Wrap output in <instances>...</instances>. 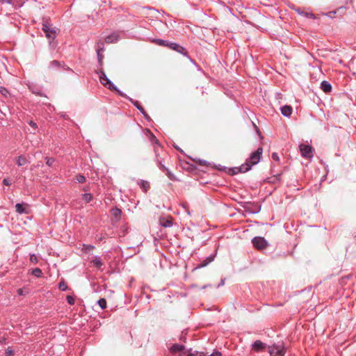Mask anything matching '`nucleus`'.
Here are the masks:
<instances>
[{"label": "nucleus", "instance_id": "4", "mask_svg": "<svg viewBox=\"0 0 356 356\" xmlns=\"http://www.w3.org/2000/svg\"><path fill=\"white\" fill-rule=\"evenodd\" d=\"M42 31L45 33V35L48 39H54L56 35V31L55 27H52L51 25L44 23L42 24Z\"/></svg>", "mask_w": 356, "mask_h": 356}, {"label": "nucleus", "instance_id": "16", "mask_svg": "<svg viewBox=\"0 0 356 356\" xmlns=\"http://www.w3.org/2000/svg\"><path fill=\"white\" fill-rule=\"evenodd\" d=\"M149 140L152 143V144L154 145V151L156 153L157 152V149H156V145L159 146V142H158V140L156 139V138L149 131Z\"/></svg>", "mask_w": 356, "mask_h": 356}, {"label": "nucleus", "instance_id": "6", "mask_svg": "<svg viewBox=\"0 0 356 356\" xmlns=\"http://www.w3.org/2000/svg\"><path fill=\"white\" fill-rule=\"evenodd\" d=\"M252 242L254 246L259 250L264 249L268 244L264 238L260 236L253 238Z\"/></svg>", "mask_w": 356, "mask_h": 356}, {"label": "nucleus", "instance_id": "20", "mask_svg": "<svg viewBox=\"0 0 356 356\" xmlns=\"http://www.w3.org/2000/svg\"><path fill=\"white\" fill-rule=\"evenodd\" d=\"M131 102L134 104V105L144 115H145V111L144 108L141 106L140 103L137 101H133L131 99H130Z\"/></svg>", "mask_w": 356, "mask_h": 356}, {"label": "nucleus", "instance_id": "17", "mask_svg": "<svg viewBox=\"0 0 356 356\" xmlns=\"http://www.w3.org/2000/svg\"><path fill=\"white\" fill-rule=\"evenodd\" d=\"M28 163L26 159L23 156H19L16 159V163L18 166H23Z\"/></svg>", "mask_w": 356, "mask_h": 356}, {"label": "nucleus", "instance_id": "13", "mask_svg": "<svg viewBox=\"0 0 356 356\" xmlns=\"http://www.w3.org/2000/svg\"><path fill=\"white\" fill-rule=\"evenodd\" d=\"M321 88L323 92L328 93L332 90V86L327 81H323L321 84Z\"/></svg>", "mask_w": 356, "mask_h": 356}, {"label": "nucleus", "instance_id": "9", "mask_svg": "<svg viewBox=\"0 0 356 356\" xmlns=\"http://www.w3.org/2000/svg\"><path fill=\"white\" fill-rule=\"evenodd\" d=\"M169 48H170L181 54H184V55L187 54V52H186L185 48H184L183 47L180 46L179 44H177V43L170 42L169 44Z\"/></svg>", "mask_w": 356, "mask_h": 356}, {"label": "nucleus", "instance_id": "29", "mask_svg": "<svg viewBox=\"0 0 356 356\" xmlns=\"http://www.w3.org/2000/svg\"><path fill=\"white\" fill-rule=\"evenodd\" d=\"M30 261L32 263H34V264H37L38 260V258L36 257V255L35 254H31L30 255Z\"/></svg>", "mask_w": 356, "mask_h": 356}, {"label": "nucleus", "instance_id": "15", "mask_svg": "<svg viewBox=\"0 0 356 356\" xmlns=\"http://www.w3.org/2000/svg\"><path fill=\"white\" fill-rule=\"evenodd\" d=\"M160 225L164 227H169L172 225V220L170 219L161 218Z\"/></svg>", "mask_w": 356, "mask_h": 356}, {"label": "nucleus", "instance_id": "37", "mask_svg": "<svg viewBox=\"0 0 356 356\" xmlns=\"http://www.w3.org/2000/svg\"><path fill=\"white\" fill-rule=\"evenodd\" d=\"M59 66H60V63L57 60H53L50 63V67H59Z\"/></svg>", "mask_w": 356, "mask_h": 356}, {"label": "nucleus", "instance_id": "14", "mask_svg": "<svg viewBox=\"0 0 356 356\" xmlns=\"http://www.w3.org/2000/svg\"><path fill=\"white\" fill-rule=\"evenodd\" d=\"M118 40V35L116 33H113L105 38L106 43H113Z\"/></svg>", "mask_w": 356, "mask_h": 356}, {"label": "nucleus", "instance_id": "12", "mask_svg": "<svg viewBox=\"0 0 356 356\" xmlns=\"http://www.w3.org/2000/svg\"><path fill=\"white\" fill-rule=\"evenodd\" d=\"M281 113L286 117H289L292 113V108L289 106H284L281 108Z\"/></svg>", "mask_w": 356, "mask_h": 356}, {"label": "nucleus", "instance_id": "26", "mask_svg": "<svg viewBox=\"0 0 356 356\" xmlns=\"http://www.w3.org/2000/svg\"><path fill=\"white\" fill-rule=\"evenodd\" d=\"M58 288L60 291H63L67 290V283L64 280L60 281L58 284Z\"/></svg>", "mask_w": 356, "mask_h": 356}, {"label": "nucleus", "instance_id": "23", "mask_svg": "<svg viewBox=\"0 0 356 356\" xmlns=\"http://www.w3.org/2000/svg\"><path fill=\"white\" fill-rule=\"evenodd\" d=\"M82 199L86 202H90L92 199V195L90 193H84L82 195Z\"/></svg>", "mask_w": 356, "mask_h": 356}, {"label": "nucleus", "instance_id": "18", "mask_svg": "<svg viewBox=\"0 0 356 356\" xmlns=\"http://www.w3.org/2000/svg\"><path fill=\"white\" fill-rule=\"evenodd\" d=\"M140 186L144 192H147L150 187L149 183L144 180L140 181Z\"/></svg>", "mask_w": 356, "mask_h": 356}, {"label": "nucleus", "instance_id": "31", "mask_svg": "<svg viewBox=\"0 0 356 356\" xmlns=\"http://www.w3.org/2000/svg\"><path fill=\"white\" fill-rule=\"evenodd\" d=\"M199 356H221V353L218 351H216L210 355L200 354Z\"/></svg>", "mask_w": 356, "mask_h": 356}, {"label": "nucleus", "instance_id": "41", "mask_svg": "<svg viewBox=\"0 0 356 356\" xmlns=\"http://www.w3.org/2000/svg\"><path fill=\"white\" fill-rule=\"evenodd\" d=\"M3 184L4 185H6V186H10V182L9 181V180L8 179H4L3 180Z\"/></svg>", "mask_w": 356, "mask_h": 356}, {"label": "nucleus", "instance_id": "42", "mask_svg": "<svg viewBox=\"0 0 356 356\" xmlns=\"http://www.w3.org/2000/svg\"><path fill=\"white\" fill-rule=\"evenodd\" d=\"M305 15L312 19L315 18V15L313 13H305Z\"/></svg>", "mask_w": 356, "mask_h": 356}, {"label": "nucleus", "instance_id": "1", "mask_svg": "<svg viewBox=\"0 0 356 356\" xmlns=\"http://www.w3.org/2000/svg\"><path fill=\"white\" fill-rule=\"evenodd\" d=\"M262 152L263 149L261 147H259L254 152H252L246 162L240 166L238 171L246 172L250 170L254 165L259 162Z\"/></svg>", "mask_w": 356, "mask_h": 356}, {"label": "nucleus", "instance_id": "33", "mask_svg": "<svg viewBox=\"0 0 356 356\" xmlns=\"http://www.w3.org/2000/svg\"><path fill=\"white\" fill-rule=\"evenodd\" d=\"M67 301L70 305H72L74 304V299L72 296H67Z\"/></svg>", "mask_w": 356, "mask_h": 356}, {"label": "nucleus", "instance_id": "39", "mask_svg": "<svg viewBox=\"0 0 356 356\" xmlns=\"http://www.w3.org/2000/svg\"><path fill=\"white\" fill-rule=\"evenodd\" d=\"M0 92H1L3 95H4V96H6V95H7V94L8 93V90H7L6 88H0Z\"/></svg>", "mask_w": 356, "mask_h": 356}, {"label": "nucleus", "instance_id": "11", "mask_svg": "<svg viewBox=\"0 0 356 356\" xmlns=\"http://www.w3.org/2000/svg\"><path fill=\"white\" fill-rule=\"evenodd\" d=\"M169 350L173 354H175L177 353H181L182 351L185 350V347H184V345L175 343V344H173L169 348Z\"/></svg>", "mask_w": 356, "mask_h": 356}, {"label": "nucleus", "instance_id": "3", "mask_svg": "<svg viewBox=\"0 0 356 356\" xmlns=\"http://www.w3.org/2000/svg\"><path fill=\"white\" fill-rule=\"evenodd\" d=\"M270 356H284L286 349L284 346L273 344L268 347Z\"/></svg>", "mask_w": 356, "mask_h": 356}, {"label": "nucleus", "instance_id": "25", "mask_svg": "<svg viewBox=\"0 0 356 356\" xmlns=\"http://www.w3.org/2000/svg\"><path fill=\"white\" fill-rule=\"evenodd\" d=\"M213 258L211 257H207L206 260H204L202 264L198 266V268H202L206 266L208 264L211 262Z\"/></svg>", "mask_w": 356, "mask_h": 356}, {"label": "nucleus", "instance_id": "7", "mask_svg": "<svg viewBox=\"0 0 356 356\" xmlns=\"http://www.w3.org/2000/svg\"><path fill=\"white\" fill-rule=\"evenodd\" d=\"M156 163L158 165V166L159 167V168L163 170V171H165L166 172V175L168 176V177L170 179H174V175H172V173L165 166V165L163 163V161L162 160H160L159 158V154H157V152L156 153Z\"/></svg>", "mask_w": 356, "mask_h": 356}, {"label": "nucleus", "instance_id": "43", "mask_svg": "<svg viewBox=\"0 0 356 356\" xmlns=\"http://www.w3.org/2000/svg\"><path fill=\"white\" fill-rule=\"evenodd\" d=\"M29 124H30L32 127H33L34 129H36V128H37V124H36L35 122H33V121H30V122H29Z\"/></svg>", "mask_w": 356, "mask_h": 356}, {"label": "nucleus", "instance_id": "36", "mask_svg": "<svg viewBox=\"0 0 356 356\" xmlns=\"http://www.w3.org/2000/svg\"><path fill=\"white\" fill-rule=\"evenodd\" d=\"M99 50V52H102L104 51V43L103 42L97 43V51Z\"/></svg>", "mask_w": 356, "mask_h": 356}, {"label": "nucleus", "instance_id": "34", "mask_svg": "<svg viewBox=\"0 0 356 356\" xmlns=\"http://www.w3.org/2000/svg\"><path fill=\"white\" fill-rule=\"evenodd\" d=\"M54 163V159L52 158H46V164L48 166H51Z\"/></svg>", "mask_w": 356, "mask_h": 356}, {"label": "nucleus", "instance_id": "28", "mask_svg": "<svg viewBox=\"0 0 356 356\" xmlns=\"http://www.w3.org/2000/svg\"><path fill=\"white\" fill-rule=\"evenodd\" d=\"M178 356H195V355L188 350H184Z\"/></svg>", "mask_w": 356, "mask_h": 356}, {"label": "nucleus", "instance_id": "8", "mask_svg": "<svg viewBox=\"0 0 356 356\" xmlns=\"http://www.w3.org/2000/svg\"><path fill=\"white\" fill-rule=\"evenodd\" d=\"M15 209H16V212L19 214L29 213V205L26 203H22V204L17 203L15 205Z\"/></svg>", "mask_w": 356, "mask_h": 356}, {"label": "nucleus", "instance_id": "38", "mask_svg": "<svg viewBox=\"0 0 356 356\" xmlns=\"http://www.w3.org/2000/svg\"><path fill=\"white\" fill-rule=\"evenodd\" d=\"M97 58H98V61L102 63V60H103V58H104V56L102 55V52H99V50L97 51Z\"/></svg>", "mask_w": 356, "mask_h": 356}, {"label": "nucleus", "instance_id": "35", "mask_svg": "<svg viewBox=\"0 0 356 356\" xmlns=\"http://www.w3.org/2000/svg\"><path fill=\"white\" fill-rule=\"evenodd\" d=\"M14 354V350L11 348H8L6 350V356H12Z\"/></svg>", "mask_w": 356, "mask_h": 356}, {"label": "nucleus", "instance_id": "46", "mask_svg": "<svg viewBox=\"0 0 356 356\" xmlns=\"http://www.w3.org/2000/svg\"><path fill=\"white\" fill-rule=\"evenodd\" d=\"M220 284H221V285H223V284H224V281H223V280H222V281L220 282Z\"/></svg>", "mask_w": 356, "mask_h": 356}, {"label": "nucleus", "instance_id": "22", "mask_svg": "<svg viewBox=\"0 0 356 356\" xmlns=\"http://www.w3.org/2000/svg\"><path fill=\"white\" fill-rule=\"evenodd\" d=\"M31 274L37 277H40L42 276V273L40 268H36L33 269Z\"/></svg>", "mask_w": 356, "mask_h": 356}, {"label": "nucleus", "instance_id": "5", "mask_svg": "<svg viewBox=\"0 0 356 356\" xmlns=\"http://www.w3.org/2000/svg\"><path fill=\"white\" fill-rule=\"evenodd\" d=\"M299 148L302 156L306 159H311L313 157L312 148L311 146L305 144H301L300 145Z\"/></svg>", "mask_w": 356, "mask_h": 356}, {"label": "nucleus", "instance_id": "45", "mask_svg": "<svg viewBox=\"0 0 356 356\" xmlns=\"http://www.w3.org/2000/svg\"><path fill=\"white\" fill-rule=\"evenodd\" d=\"M5 340H6V339H5V338H1V339H0V342H1V343H3Z\"/></svg>", "mask_w": 356, "mask_h": 356}, {"label": "nucleus", "instance_id": "10", "mask_svg": "<svg viewBox=\"0 0 356 356\" xmlns=\"http://www.w3.org/2000/svg\"><path fill=\"white\" fill-rule=\"evenodd\" d=\"M266 348V344L259 340H257L252 344V349L256 352H260Z\"/></svg>", "mask_w": 356, "mask_h": 356}, {"label": "nucleus", "instance_id": "30", "mask_svg": "<svg viewBox=\"0 0 356 356\" xmlns=\"http://www.w3.org/2000/svg\"><path fill=\"white\" fill-rule=\"evenodd\" d=\"M17 292L19 296H24L26 293H28V290H25L24 289H17Z\"/></svg>", "mask_w": 356, "mask_h": 356}, {"label": "nucleus", "instance_id": "40", "mask_svg": "<svg viewBox=\"0 0 356 356\" xmlns=\"http://www.w3.org/2000/svg\"><path fill=\"white\" fill-rule=\"evenodd\" d=\"M272 158L273 160L278 161H279V156L277 153H273Z\"/></svg>", "mask_w": 356, "mask_h": 356}, {"label": "nucleus", "instance_id": "21", "mask_svg": "<svg viewBox=\"0 0 356 356\" xmlns=\"http://www.w3.org/2000/svg\"><path fill=\"white\" fill-rule=\"evenodd\" d=\"M91 262L93 264L94 266H97V268H100L102 266V262L99 257H95L93 259Z\"/></svg>", "mask_w": 356, "mask_h": 356}, {"label": "nucleus", "instance_id": "27", "mask_svg": "<svg viewBox=\"0 0 356 356\" xmlns=\"http://www.w3.org/2000/svg\"><path fill=\"white\" fill-rule=\"evenodd\" d=\"M98 305L102 309H105L106 307V300L104 298H100L98 300Z\"/></svg>", "mask_w": 356, "mask_h": 356}, {"label": "nucleus", "instance_id": "24", "mask_svg": "<svg viewBox=\"0 0 356 356\" xmlns=\"http://www.w3.org/2000/svg\"><path fill=\"white\" fill-rule=\"evenodd\" d=\"M111 213L115 217L118 218L120 216L122 211L118 208H113L111 210Z\"/></svg>", "mask_w": 356, "mask_h": 356}, {"label": "nucleus", "instance_id": "32", "mask_svg": "<svg viewBox=\"0 0 356 356\" xmlns=\"http://www.w3.org/2000/svg\"><path fill=\"white\" fill-rule=\"evenodd\" d=\"M76 181L79 183H83L86 181V178L84 176L79 175L76 176Z\"/></svg>", "mask_w": 356, "mask_h": 356}, {"label": "nucleus", "instance_id": "2", "mask_svg": "<svg viewBox=\"0 0 356 356\" xmlns=\"http://www.w3.org/2000/svg\"><path fill=\"white\" fill-rule=\"evenodd\" d=\"M100 81L102 85L106 86L108 89L117 92L120 96L127 97L126 95H124L122 91L118 90V88L108 79L106 74L101 71L100 74L99 76Z\"/></svg>", "mask_w": 356, "mask_h": 356}, {"label": "nucleus", "instance_id": "44", "mask_svg": "<svg viewBox=\"0 0 356 356\" xmlns=\"http://www.w3.org/2000/svg\"><path fill=\"white\" fill-rule=\"evenodd\" d=\"M0 1L2 3H11V0H0Z\"/></svg>", "mask_w": 356, "mask_h": 356}, {"label": "nucleus", "instance_id": "19", "mask_svg": "<svg viewBox=\"0 0 356 356\" xmlns=\"http://www.w3.org/2000/svg\"><path fill=\"white\" fill-rule=\"evenodd\" d=\"M154 42L158 45L168 47H169V44L170 43L166 40H161V39L155 40H154Z\"/></svg>", "mask_w": 356, "mask_h": 356}]
</instances>
